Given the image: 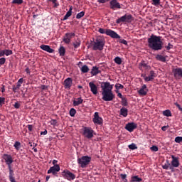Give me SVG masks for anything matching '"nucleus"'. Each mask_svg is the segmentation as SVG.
<instances>
[{"instance_id": "nucleus-22", "label": "nucleus", "mask_w": 182, "mask_h": 182, "mask_svg": "<svg viewBox=\"0 0 182 182\" xmlns=\"http://www.w3.org/2000/svg\"><path fill=\"white\" fill-rule=\"evenodd\" d=\"M156 75L154 73V71L151 70L150 71V74L149 76H144V80L145 82H150L151 80H153V79H154L156 77Z\"/></svg>"}, {"instance_id": "nucleus-58", "label": "nucleus", "mask_w": 182, "mask_h": 182, "mask_svg": "<svg viewBox=\"0 0 182 182\" xmlns=\"http://www.w3.org/2000/svg\"><path fill=\"white\" fill-rule=\"evenodd\" d=\"M162 168H164V170H168V165L167 164L163 165Z\"/></svg>"}, {"instance_id": "nucleus-62", "label": "nucleus", "mask_w": 182, "mask_h": 182, "mask_svg": "<svg viewBox=\"0 0 182 182\" xmlns=\"http://www.w3.org/2000/svg\"><path fill=\"white\" fill-rule=\"evenodd\" d=\"M167 127H168V126H164L161 127V130H163V132H166V130H167Z\"/></svg>"}, {"instance_id": "nucleus-39", "label": "nucleus", "mask_w": 182, "mask_h": 182, "mask_svg": "<svg viewBox=\"0 0 182 182\" xmlns=\"http://www.w3.org/2000/svg\"><path fill=\"white\" fill-rule=\"evenodd\" d=\"M120 177H121L122 180H123L124 182H127V174L121 173Z\"/></svg>"}, {"instance_id": "nucleus-32", "label": "nucleus", "mask_w": 182, "mask_h": 182, "mask_svg": "<svg viewBox=\"0 0 182 182\" xmlns=\"http://www.w3.org/2000/svg\"><path fill=\"white\" fill-rule=\"evenodd\" d=\"M164 116H166V117H171V111L170 109H166L163 112Z\"/></svg>"}, {"instance_id": "nucleus-50", "label": "nucleus", "mask_w": 182, "mask_h": 182, "mask_svg": "<svg viewBox=\"0 0 182 182\" xmlns=\"http://www.w3.org/2000/svg\"><path fill=\"white\" fill-rule=\"evenodd\" d=\"M27 127H28V132H32V130H33V125L28 124L27 126Z\"/></svg>"}, {"instance_id": "nucleus-48", "label": "nucleus", "mask_w": 182, "mask_h": 182, "mask_svg": "<svg viewBox=\"0 0 182 182\" xmlns=\"http://www.w3.org/2000/svg\"><path fill=\"white\" fill-rule=\"evenodd\" d=\"M151 150L152 151H159V147H157L156 146H153L152 147H151Z\"/></svg>"}, {"instance_id": "nucleus-46", "label": "nucleus", "mask_w": 182, "mask_h": 182, "mask_svg": "<svg viewBox=\"0 0 182 182\" xmlns=\"http://www.w3.org/2000/svg\"><path fill=\"white\" fill-rule=\"evenodd\" d=\"M176 143H182V136H176L175 138Z\"/></svg>"}, {"instance_id": "nucleus-59", "label": "nucleus", "mask_w": 182, "mask_h": 182, "mask_svg": "<svg viewBox=\"0 0 182 182\" xmlns=\"http://www.w3.org/2000/svg\"><path fill=\"white\" fill-rule=\"evenodd\" d=\"M26 73H27V75H31V70L29 69V68H26Z\"/></svg>"}, {"instance_id": "nucleus-47", "label": "nucleus", "mask_w": 182, "mask_h": 182, "mask_svg": "<svg viewBox=\"0 0 182 182\" xmlns=\"http://www.w3.org/2000/svg\"><path fill=\"white\" fill-rule=\"evenodd\" d=\"M5 62H6V59L5 58H0V65H5Z\"/></svg>"}, {"instance_id": "nucleus-21", "label": "nucleus", "mask_w": 182, "mask_h": 182, "mask_svg": "<svg viewBox=\"0 0 182 182\" xmlns=\"http://www.w3.org/2000/svg\"><path fill=\"white\" fill-rule=\"evenodd\" d=\"M40 48L42 50H45V52H48V53H53V52H55V50L48 45H41Z\"/></svg>"}, {"instance_id": "nucleus-51", "label": "nucleus", "mask_w": 182, "mask_h": 182, "mask_svg": "<svg viewBox=\"0 0 182 182\" xmlns=\"http://www.w3.org/2000/svg\"><path fill=\"white\" fill-rule=\"evenodd\" d=\"M109 1L110 0H98L97 2H99V4H106V2H109Z\"/></svg>"}, {"instance_id": "nucleus-42", "label": "nucleus", "mask_w": 182, "mask_h": 182, "mask_svg": "<svg viewBox=\"0 0 182 182\" xmlns=\"http://www.w3.org/2000/svg\"><path fill=\"white\" fill-rule=\"evenodd\" d=\"M124 86H123V85L120 84V83H117L115 85V88L117 89V90H119V89H124Z\"/></svg>"}, {"instance_id": "nucleus-53", "label": "nucleus", "mask_w": 182, "mask_h": 182, "mask_svg": "<svg viewBox=\"0 0 182 182\" xmlns=\"http://www.w3.org/2000/svg\"><path fill=\"white\" fill-rule=\"evenodd\" d=\"M14 107L15 109H19V107H21V105L18 102H16L14 104Z\"/></svg>"}, {"instance_id": "nucleus-20", "label": "nucleus", "mask_w": 182, "mask_h": 182, "mask_svg": "<svg viewBox=\"0 0 182 182\" xmlns=\"http://www.w3.org/2000/svg\"><path fill=\"white\" fill-rule=\"evenodd\" d=\"M139 68L140 69V70H143V69H145V70H150L151 67L149 65H147V63H146V61L142 60L139 63Z\"/></svg>"}, {"instance_id": "nucleus-36", "label": "nucleus", "mask_w": 182, "mask_h": 182, "mask_svg": "<svg viewBox=\"0 0 182 182\" xmlns=\"http://www.w3.org/2000/svg\"><path fill=\"white\" fill-rule=\"evenodd\" d=\"M83 16H85V11H81L77 14L76 18L80 19L81 18H83Z\"/></svg>"}, {"instance_id": "nucleus-15", "label": "nucleus", "mask_w": 182, "mask_h": 182, "mask_svg": "<svg viewBox=\"0 0 182 182\" xmlns=\"http://www.w3.org/2000/svg\"><path fill=\"white\" fill-rule=\"evenodd\" d=\"M89 87L90 89V91L92 92V95H97L99 93V89L97 87V85L95 84V82H89Z\"/></svg>"}, {"instance_id": "nucleus-49", "label": "nucleus", "mask_w": 182, "mask_h": 182, "mask_svg": "<svg viewBox=\"0 0 182 182\" xmlns=\"http://www.w3.org/2000/svg\"><path fill=\"white\" fill-rule=\"evenodd\" d=\"M22 83H23V78H20L17 82V85H20L21 87L22 85Z\"/></svg>"}, {"instance_id": "nucleus-1", "label": "nucleus", "mask_w": 182, "mask_h": 182, "mask_svg": "<svg viewBox=\"0 0 182 182\" xmlns=\"http://www.w3.org/2000/svg\"><path fill=\"white\" fill-rule=\"evenodd\" d=\"M101 89L102 99L104 102H112L116 97V95L113 93V85H111L110 82H102Z\"/></svg>"}, {"instance_id": "nucleus-23", "label": "nucleus", "mask_w": 182, "mask_h": 182, "mask_svg": "<svg viewBox=\"0 0 182 182\" xmlns=\"http://www.w3.org/2000/svg\"><path fill=\"white\" fill-rule=\"evenodd\" d=\"M99 73H102V71L99 70L98 67L94 66L91 70L92 76H96V75H99Z\"/></svg>"}, {"instance_id": "nucleus-55", "label": "nucleus", "mask_w": 182, "mask_h": 182, "mask_svg": "<svg viewBox=\"0 0 182 182\" xmlns=\"http://www.w3.org/2000/svg\"><path fill=\"white\" fill-rule=\"evenodd\" d=\"M56 123H58V122H56L55 119H52L50 121V124H52L53 126H55Z\"/></svg>"}, {"instance_id": "nucleus-3", "label": "nucleus", "mask_w": 182, "mask_h": 182, "mask_svg": "<svg viewBox=\"0 0 182 182\" xmlns=\"http://www.w3.org/2000/svg\"><path fill=\"white\" fill-rule=\"evenodd\" d=\"M105 45H106V41L105 40V38L98 36L95 38L92 43V50H103Z\"/></svg>"}, {"instance_id": "nucleus-41", "label": "nucleus", "mask_w": 182, "mask_h": 182, "mask_svg": "<svg viewBox=\"0 0 182 182\" xmlns=\"http://www.w3.org/2000/svg\"><path fill=\"white\" fill-rule=\"evenodd\" d=\"M122 106H127V99L126 97L122 98V102H121Z\"/></svg>"}, {"instance_id": "nucleus-43", "label": "nucleus", "mask_w": 182, "mask_h": 182, "mask_svg": "<svg viewBox=\"0 0 182 182\" xmlns=\"http://www.w3.org/2000/svg\"><path fill=\"white\" fill-rule=\"evenodd\" d=\"M12 4H16L17 5H21L23 4V0H13Z\"/></svg>"}, {"instance_id": "nucleus-19", "label": "nucleus", "mask_w": 182, "mask_h": 182, "mask_svg": "<svg viewBox=\"0 0 182 182\" xmlns=\"http://www.w3.org/2000/svg\"><path fill=\"white\" fill-rule=\"evenodd\" d=\"M173 73L175 79L182 77V68H178L173 70Z\"/></svg>"}, {"instance_id": "nucleus-38", "label": "nucleus", "mask_w": 182, "mask_h": 182, "mask_svg": "<svg viewBox=\"0 0 182 182\" xmlns=\"http://www.w3.org/2000/svg\"><path fill=\"white\" fill-rule=\"evenodd\" d=\"M14 147H15V149L16 150H19V149H21V142L19 141H16L14 145Z\"/></svg>"}, {"instance_id": "nucleus-35", "label": "nucleus", "mask_w": 182, "mask_h": 182, "mask_svg": "<svg viewBox=\"0 0 182 182\" xmlns=\"http://www.w3.org/2000/svg\"><path fill=\"white\" fill-rule=\"evenodd\" d=\"M75 114H76V109H75V108H71L70 109V116H71V117H75Z\"/></svg>"}, {"instance_id": "nucleus-63", "label": "nucleus", "mask_w": 182, "mask_h": 182, "mask_svg": "<svg viewBox=\"0 0 182 182\" xmlns=\"http://www.w3.org/2000/svg\"><path fill=\"white\" fill-rule=\"evenodd\" d=\"M9 180L11 182H16V181L15 180V178H10Z\"/></svg>"}, {"instance_id": "nucleus-4", "label": "nucleus", "mask_w": 182, "mask_h": 182, "mask_svg": "<svg viewBox=\"0 0 182 182\" xmlns=\"http://www.w3.org/2000/svg\"><path fill=\"white\" fill-rule=\"evenodd\" d=\"M90 161H92V157L88 156H84L77 159V164L82 168H86V167H87L90 164Z\"/></svg>"}, {"instance_id": "nucleus-24", "label": "nucleus", "mask_w": 182, "mask_h": 182, "mask_svg": "<svg viewBox=\"0 0 182 182\" xmlns=\"http://www.w3.org/2000/svg\"><path fill=\"white\" fill-rule=\"evenodd\" d=\"M72 11H73V7L70 6L69 11L65 15L63 21H66V19H68L70 16H72Z\"/></svg>"}, {"instance_id": "nucleus-61", "label": "nucleus", "mask_w": 182, "mask_h": 182, "mask_svg": "<svg viewBox=\"0 0 182 182\" xmlns=\"http://www.w3.org/2000/svg\"><path fill=\"white\" fill-rule=\"evenodd\" d=\"M41 89H42V90H48V86H46V85H41Z\"/></svg>"}, {"instance_id": "nucleus-34", "label": "nucleus", "mask_w": 182, "mask_h": 182, "mask_svg": "<svg viewBox=\"0 0 182 182\" xmlns=\"http://www.w3.org/2000/svg\"><path fill=\"white\" fill-rule=\"evenodd\" d=\"M114 62H115L117 65H122V58L120 57H116L114 59Z\"/></svg>"}, {"instance_id": "nucleus-45", "label": "nucleus", "mask_w": 182, "mask_h": 182, "mask_svg": "<svg viewBox=\"0 0 182 182\" xmlns=\"http://www.w3.org/2000/svg\"><path fill=\"white\" fill-rule=\"evenodd\" d=\"M160 1L161 0H151L152 5H154L155 6H159V5L160 4Z\"/></svg>"}, {"instance_id": "nucleus-52", "label": "nucleus", "mask_w": 182, "mask_h": 182, "mask_svg": "<svg viewBox=\"0 0 182 182\" xmlns=\"http://www.w3.org/2000/svg\"><path fill=\"white\" fill-rule=\"evenodd\" d=\"M2 103H5V98L0 97V106L2 105Z\"/></svg>"}, {"instance_id": "nucleus-12", "label": "nucleus", "mask_w": 182, "mask_h": 182, "mask_svg": "<svg viewBox=\"0 0 182 182\" xmlns=\"http://www.w3.org/2000/svg\"><path fill=\"white\" fill-rule=\"evenodd\" d=\"M59 171H60V166L58 164H56L50 167L47 173L48 174H53V176H56Z\"/></svg>"}, {"instance_id": "nucleus-7", "label": "nucleus", "mask_w": 182, "mask_h": 182, "mask_svg": "<svg viewBox=\"0 0 182 182\" xmlns=\"http://www.w3.org/2000/svg\"><path fill=\"white\" fill-rule=\"evenodd\" d=\"M95 134V131L91 127H84L82 136L85 139H92Z\"/></svg>"}, {"instance_id": "nucleus-11", "label": "nucleus", "mask_w": 182, "mask_h": 182, "mask_svg": "<svg viewBox=\"0 0 182 182\" xmlns=\"http://www.w3.org/2000/svg\"><path fill=\"white\" fill-rule=\"evenodd\" d=\"M3 160H4L6 164H7L8 167H10L11 164L14 163V159H12V156L8 154H4L2 156Z\"/></svg>"}, {"instance_id": "nucleus-2", "label": "nucleus", "mask_w": 182, "mask_h": 182, "mask_svg": "<svg viewBox=\"0 0 182 182\" xmlns=\"http://www.w3.org/2000/svg\"><path fill=\"white\" fill-rule=\"evenodd\" d=\"M149 48L153 50H161L163 49V41H161V37L154 35H151L148 38Z\"/></svg>"}, {"instance_id": "nucleus-9", "label": "nucleus", "mask_w": 182, "mask_h": 182, "mask_svg": "<svg viewBox=\"0 0 182 182\" xmlns=\"http://www.w3.org/2000/svg\"><path fill=\"white\" fill-rule=\"evenodd\" d=\"M172 161H171V166L169 167L170 170H173L174 168H177L180 166V161L178 157H176L174 155L171 156Z\"/></svg>"}, {"instance_id": "nucleus-29", "label": "nucleus", "mask_w": 182, "mask_h": 182, "mask_svg": "<svg viewBox=\"0 0 182 182\" xmlns=\"http://www.w3.org/2000/svg\"><path fill=\"white\" fill-rule=\"evenodd\" d=\"M156 60H159L160 62H166V57L160 54L156 55Z\"/></svg>"}, {"instance_id": "nucleus-28", "label": "nucleus", "mask_w": 182, "mask_h": 182, "mask_svg": "<svg viewBox=\"0 0 182 182\" xmlns=\"http://www.w3.org/2000/svg\"><path fill=\"white\" fill-rule=\"evenodd\" d=\"M128 110L127 108L125 107H122L121 109H120V114L121 116H123L124 117H127V113H128Z\"/></svg>"}, {"instance_id": "nucleus-60", "label": "nucleus", "mask_w": 182, "mask_h": 182, "mask_svg": "<svg viewBox=\"0 0 182 182\" xmlns=\"http://www.w3.org/2000/svg\"><path fill=\"white\" fill-rule=\"evenodd\" d=\"M41 134L45 136L46 134H48V131L46 129H45V131L41 132Z\"/></svg>"}, {"instance_id": "nucleus-56", "label": "nucleus", "mask_w": 182, "mask_h": 182, "mask_svg": "<svg viewBox=\"0 0 182 182\" xmlns=\"http://www.w3.org/2000/svg\"><path fill=\"white\" fill-rule=\"evenodd\" d=\"M175 105L176 106V107H178V109L182 112V108L181 106L178 104V103H175Z\"/></svg>"}, {"instance_id": "nucleus-31", "label": "nucleus", "mask_w": 182, "mask_h": 182, "mask_svg": "<svg viewBox=\"0 0 182 182\" xmlns=\"http://www.w3.org/2000/svg\"><path fill=\"white\" fill-rule=\"evenodd\" d=\"M80 43H81L80 40L77 39V41H75L73 43V46H74L75 49H77V48H79V46H80Z\"/></svg>"}, {"instance_id": "nucleus-40", "label": "nucleus", "mask_w": 182, "mask_h": 182, "mask_svg": "<svg viewBox=\"0 0 182 182\" xmlns=\"http://www.w3.org/2000/svg\"><path fill=\"white\" fill-rule=\"evenodd\" d=\"M129 149H130V150H136L137 149V146H136L135 144H131L130 145L128 146Z\"/></svg>"}, {"instance_id": "nucleus-64", "label": "nucleus", "mask_w": 182, "mask_h": 182, "mask_svg": "<svg viewBox=\"0 0 182 182\" xmlns=\"http://www.w3.org/2000/svg\"><path fill=\"white\" fill-rule=\"evenodd\" d=\"M123 45H127V41L126 40H122V42Z\"/></svg>"}, {"instance_id": "nucleus-33", "label": "nucleus", "mask_w": 182, "mask_h": 182, "mask_svg": "<svg viewBox=\"0 0 182 182\" xmlns=\"http://www.w3.org/2000/svg\"><path fill=\"white\" fill-rule=\"evenodd\" d=\"M9 167V178H14V169H12V167L10 166H8Z\"/></svg>"}, {"instance_id": "nucleus-44", "label": "nucleus", "mask_w": 182, "mask_h": 182, "mask_svg": "<svg viewBox=\"0 0 182 182\" xmlns=\"http://www.w3.org/2000/svg\"><path fill=\"white\" fill-rule=\"evenodd\" d=\"M4 55H6V56H9V55H12L13 52L11 50H4Z\"/></svg>"}, {"instance_id": "nucleus-13", "label": "nucleus", "mask_w": 182, "mask_h": 182, "mask_svg": "<svg viewBox=\"0 0 182 182\" xmlns=\"http://www.w3.org/2000/svg\"><path fill=\"white\" fill-rule=\"evenodd\" d=\"M92 122L95 124L101 125L103 124V118L99 116V112H95Z\"/></svg>"}, {"instance_id": "nucleus-14", "label": "nucleus", "mask_w": 182, "mask_h": 182, "mask_svg": "<svg viewBox=\"0 0 182 182\" xmlns=\"http://www.w3.org/2000/svg\"><path fill=\"white\" fill-rule=\"evenodd\" d=\"M72 85H73V80L72 77H68L64 80L63 86L65 89H68V90H70V87H72Z\"/></svg>"}, {"instance_id": "nucleus-8", "label": "nucleus", "mask_w": 182, "mask_h": 182, "mask_svg": "<svg viewBox=\"0 0 182 182\" xmlns=\"http://www.w3.org/2000/svg\"><path fill=\"white\" fill-rule=\"evenodd\" d=\"M62 176L63 177V178H65V180H69V181H72V180H75V178H76V176H75V174H73V173L70 172V171L69 170H64L62 173H61Z\"/></svg>"}, {"instance_id": "nucleus-10", "label": "nucleus", "mask_w": 182, "mask_h": 182, "mask_svg": "<svg viewBox=\"0 0 182 182\" xmlns=\"http://www.w3.org/2000/svg\"><path fill=\"white\" fill-rule=\"evenodd\" d=\"M75 36V33H67L63 38V41L69 45L70 43L72 38Z\"/></svg>"}, {"instance_id": "nucleus-16", "label": "nucleus", "mask_w": 182, "mask_h": 182, "mask_svg": "<svg viewBox=\"0 0 182 182\" xmlns=\"http://www.w3.org/2000/svg\"><path fill=\"white\" fill-rule=\"evenodd\" d=\"M109 6L111 9H120L122 8V6H120V3L117 1V0H112L109 2Z\"/></svg>"}, {"instance_id": "nucleus-57", "label": "nucleus", "mask_w": 182, "mask_h": 182, "mask_svg": "<svg viewBox=\"0 0 182 182\" xmlns=\"http://www.w3.org/2000/svg\"><path fill=\"white\" fill-rule=\"evenodd\" d=\"M2 56H5V51L4 50H0V58H2Z\"/></svg>"}, {"instance_id": "nucleus-30", "label": "nucleus", "mask_w": 182, "mask_h": 182, "mask_svg": "<svg viewBox=\"0 0 182 182\" xmlns=\"http://www.w3.org/2000/svg\"><path fill=\"white\" fill-rule=\"evenodd\" d=\"M89 67H87V65H85L81 68V72L82 73H87V72H89Z\"/></svg>"}, {"instance_id": "nucleus-6", "label": "nucleus", "mask_w": 182, "mask_h": 182, "mask_svg": "<svg viewBox=\"0 0 182 182\" xmlns=\"http://www.w3.org/2000/svg\"><path fill=\"white\" fill-rule=\"evenodd\" d=\"M133 21V16L132 14H125L120 17L119 18L117 19L116 23H130Z\"/></svg>"}, {"instance_id": "nucleus-17", "label": "nucleus", "mask_w": 182, "mask_h": 182, "mask_svg": "<svg viewBox=\"0 0 182 182\" xmlns=\"http://www.w3.org/2000/svg\"><path fill=\"white\" fill-rule=\"evenodd\" d=\"M149 92V89L147 88V85H143V86L138 90V93L139 96H146Z\"/></svg>"}, {"instance_id": "nucleus-54", "label": "nucleus", "mask_w": 182, "mask_h": 182, "mask_svg": "<svg viewBox=\"0 0 182 182\" xmlns=\"http://www.w3.org/2000/svg\"><path fill=\"white\" fill-rule=\"evenodd\" d=\"M173 48V45L171 43H168V46H166V50H170Z\"/></svg>"}, {"instance_id": "nucleus-27", "label": "nucleus", "mask_w": 182, "mask_h": 182, "mask_svg": "<svg viewBox=\"0 0 182 182\" xmlns=\"http://www.w3.org/2000/svg\"><path fill=\"white\" fill-rule=\"evenodd\" d=\"M83 103V99L82 97L77 98L76 100L73 101V106H79Z\"/></svg>"}, {"instance_id": "nucleus-37", "label": "nucleus", "mask_w": 182, "mask_h": 182, "mask_svg": "<svg viewBox=\"0 0 182 182\" xmlns=\"http://www.w3.org/2000/svg\"><path fill=\"white\" fill-rule=\"evenodd\" d=\"M21 89V85H16L13 86V92L16 93V92H18Z\"/></svg>"}, {"instance_id": "nucleus-5", "label": "nucleus", "mask_w": 182, "mask_h": 182, "mask_svg": "<svg viewBox=\"0 0 182 182\" xmlns=\"http://www.w3.org/2000/svg\"><path fill=\"white\" fill-rule=\"evenodd\" d=\"M98 32H100V33H106L107 35V36H110L111 38H114V39H119V38H120V36L114 31H113V30L111 29H107L105 30V28H99Z\"/></svg>"}, {"instance_id": "nucleus-18", "label": "nucleus", "mask_w": 182, "mask_h": 182, "mask_svg": "<svg viewBox=\"0 0 182 182\" xmlns=\"http://www.w3.org/2000/svg\"><path fill=\"white\" fill-rule=\"evenodd\" d=\"M125 129H126V130H127L128 132H130L132 133V132H133V130H134V129H137V124L134 123V122L128 123L126 124Z\"/></svg>"}, {"instance_id": "nucleus-25", "label": "nucleus", "mask_w": 182, "mask_h": 182, "mask_svg": "<svg viewBox=\"0 0 182 182\" xmlns=\"http://www.w3.org/2000/svg\"><path fill=\"white\" fill-rule=\"evenodd\" d=\"M58 53L60 56H65V53H66V48H65V47H63V46H60V47L58 49Z\"/></svg>"}, {"instance_id": "nucleus-26", "label": "nucleus", "mask_w": 182, "mask_h": 182, "mask_svg": "<svg viewBox=\"0 0 182 182\" xmlns=\"http://www.w3.org/2000/svg\"><path fill=\"white\" fill-rule=\"evenodd\" d=\"M131 182H141L143 181V179L141 178H139L138 176H134L131 177Z\"/></svg>"}]
</instances>
